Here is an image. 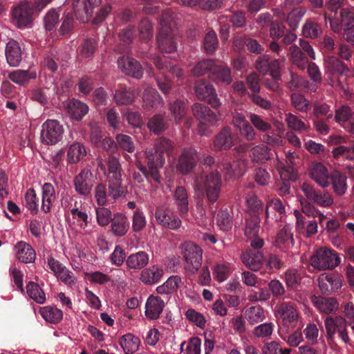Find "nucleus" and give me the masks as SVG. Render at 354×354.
I'll return each instance as SVG.
<instances>
[{
    "mask_svg": "<svg viewBox=\"0 0 354 354\" xmlns=\"http://www.w3.org/2000/svg\"><path fill=\"white\" fill-rule=\"evenodd\" d=\"M245 202L250 216H259L263 211L262 201L254 194L247 195Z\"/></svg>",
    "mask_w": 354,
    "mask_h": 354,
    "instance_id": "45",
    "label": "nucleus"
},
{
    "mask_svg": "<svg viewBox=\"0 0 354 354\" xmlns=\"http://www.w3.org/2000/svg\"><path fill=\"white\" fill-rule=\"evenodd\" d=\"M313 108V118H322L323 116H326L324 119L326 121H330L333 119V114L330 110V106L326 103L315 102Z\"/></svg>",
    "mask_w": 354,
    "mask_h": 354,
    "instance_id": "52",
    "label": "nucleus"
},
{
    "mask_svg": "<svg viewBox=\"0 0 354 354\" xmlns=\"http://www.w3.org/2000/svg\"><path fill=\"white\" fill-rule=\"evenodd\" d=\"M322 32L320 25L311 19L307 20L302 27V34L306 38L316 39Z\"/></svg>",
    "mask_w": 354,
    "mask_h": 354,
    "instance_id": "56",
    "label": "nucleus"
},
{
    "mask_svg": "<svg viewBox=\"0 0 354 354\" xmlns=\"http://www.w3.org/2000/svg\"><path fill=\"white\" fill-rule=\"evenodd\" d=\"M288 53L290 54L292 63L300 69H304L309 63L306 55L296 45L290 46Z\"/></svg>",
    "mask_w": 354,
    "mask_h": 354,
    "instance_id": "48",
    "label": "nucleus"
},
{
    "mask_svg": "<svg viewBox=\"0 0 354 354\" xmlns=\"http://www.w3.org/2000/svg\"><path fill=\"white\" fill-rule=\"evenodd\" d=\"M29 297L38 304H44L46 301L45 294L37 283L30 281L26 286Z\"/></svg>",
    "mask_w": 354,
    "mask_h": 354,
    "instance_id": "57",
    "label": "nucleus"
},
{
    "mask_svg": "<svg viewBox=\"0 0 354 354\" xmlns=\"http://www.w3.org/2000/svg\"><path fill=\"white\" fill-rule=\"evenodd\" d=\"M118 67L127 75L140 80L143 75V68L138 61L129 57H120L118 59Z\"/></svg>",
    "mask_w": 354,
    "mask_h": 354,
    "instance_id": "18",
    "label": "nucleus"
},
{
    "mask_svg": "<svg viewBox=\"0 0 354 354\" xmlns=\"http://www.w3.org/2000/svg\"><path fill=\"white\" fill-rule=\"evenodd\" d=\"M275 313L286 325L295 326L298 321L299 312L296 304L292 301L279 302L275 306Z\"/></svg>",
    "mask_w": 354,
    "mask_h": 354,
    "instance_id": "15",
    "label": "nucleus"
},
{
    "mask_svg": "<svg viewBox=\"0 0 354 354\" xmlns=\"http://www.w3.org/2000/svg\"><path fill=\"white\" fill-rule=\"evenodd\" d=\"M324 325L328 338L333 340L337 333L339 339L344 344L350 342V337L347 330V321L342 316L326 317Z\"/></svg>",
    "mask_w": 354,
    "mask_h": 354,
    "instance_id": "6",
    "label": "nucleus"
},
{
    "mask_svg": "<svg viewBox=\"0 0 354 354\" xmlns=\"http://www.w3.org/2000/svg\"><path fill=\"white\" fill-rule=\"evenodd\" d=\"M202 249L196 244L187 243L185 245L183 258L185 269L192 274H196L202 263Z\"/></svg>",
    "mask_w": 354,
    "mask_h": 354,
    "instance_id": "7",
    "label": "nucleus"
},
{
    "mask_svg": "<svg viewBox=\"0 0 354 354\" xmlns=\"http://www.w3.org/2000/svg\"><path fill=\"white\" fill-rule=\"evenodd\" d=\"M140 344V339L131 333L125 334L119 339V344L125 354H133L136 352Z\"/></svg>",
    "mask_w": 354,
    "mask_h": 354,
    "instance_id": "37",
    "label": "nucleus"
},
{
    "mask_svg": "<svg viewBox=\"0 0 354 354\" xmlns=\"http://www.w3.org/2000/svg\"><path fill=\"white\" fill-rule=\"evenodd\" d=\"M268 290L272 293L273 297L278 299H292L293 300L299 301L301 300V297L296 295L292 297L286 295V291L283 283L278 279H272L268 284Z\"/></svg>",
    "mask_w": 354,
    "mask_h": 354,
    "instance_id": "36",
    "label": "nucleus"
},
{
    "mask_svg": "<svg viewBox=\"0 0 354 354\" xmlns=\"http://www.w3.org/2000/svg\"><path fill=\"white\" fill-rule=\"evenodd\" d=\"M194 180L196 187L203 191V197L211 207L221 194L223 180L220 171L212 168V171L206 174L196 176Z\"/></svg>",
    "mask_w": 354,
    "mask_h": 354,
    "instance_id": "1",
    "label": "nucleus"
},
{
    "mask_svg": "<svg viewBox=\"0 0 354 354\" xmlns=\"http://www.w3.org/2000/svg\"><path fill=\"white\" fill-rule=\"evenodd\" d=\"M260 229L259 216H250L246 218L245 227V235L248 238H252L259 234Z\"/></svg>",
    "mask_w": 354,
    "mask_h": 354,
    "instance_id": "61",
    "label": "nucleus"
},
{
    "mask_svg": "<svg viewBox=\"0 0 354 354\" xmlns=\"http://www.w3.org/2000/svg\"><path fill=\"white\" fill-rule=\"evenodd\" d=\"M245 317L250 324H256L264 319V310L260 306H251L246 309Z\"/></svg>",
    "mask_w": 354,
    "mask_h": 354,
    "instance_id": "53",
    "label": "nucleus"
},
{
    "mask_svg": "<svg viewBox=\"0 0 354 354\" xmlns=\"http://www.w3.org/2000/svg\"><path fill=\"white\" fill-rule=\"evenodd\" d=\"M101 0H73V8L77 20L86 23L91 17L93 9L98 6Z\"/></svg>",
    "mask_w": 354,
    "mask_h": 354,
    "instance_id": "14",
    "label": "nucleus"
},
{
    "mask_svg": "<svg viewBox=\"0 0 354 354\" xmlns=\"http://www.w3.org/2000/svg\"><path fill=\"white\" fill-rule=\"evenodd\" d=\"M41 315L48 322L59 323L63 318L62 311L54 306H46L41 310Z\"/></svg>",
    "mask_w": 354,
    "mask_h": 354,
    "instance_id": "50",
    "label": "nucleus"
},
{
    "mask_svg": "<svg viewBox=\"0 0 354 354\" xmlns=\"http://www.w3.org/2000/svg\"><path fill=\"white\" fill-rule=\"evenodd\" d=\"M75 192L84 196L91 194L95 184L93 173L89 169H83L73 180Z\"/></svg>",
    "mask_w": 354,
    "mask_h": 354,
    "instance_id": "13",
    "label": "nucleus"
},
{
    "mask_svg": "<svg viewBox=\"0 0 354 354\" xmlns=\"http://www.w3.org/2000/svg\"><path fill=\"white\" fill-rule=\"evenodd\" d=\"M149 261V254L145 251H139L127 257L126 265L130 269L140 270L148 264Z\"/></svg>",
    "mask_w": 354,
    "mask_h": 354,
    "instance_id": "35",
    "label": "nucleus"
},
{
    "mask_svg": "<svg viewBox=\"0 0 354 354\" xmlns=\"http://www.w3.org/2000/svg\"><path fill=\"white\" fill-rule=\"evenodd\" d=\"M86 155V150L83 144L74 142L70 145L67 153V162L69 164H76L82 160Z\"/></svg>",
    "mask_w": 354,
    "mask_h": 354,
    "instance_id": "41",
    "label": "nucleus"
},
{
    "mask_svg": "<svg viewBox=\"0 0 354 354\" xmlns=\"http://www.w3.org/2000/svg\"><path fill=\"white\" fill-rule=\"evenodd\" d=\"M171 17L169 12L162 15L160 19L161 28L156 37L158 47L163 53H171L176 50V43L174 39L171 28L168 26Z\"/></svg>",
    "mask_w": 354,
    "mask_h": 354,
    "instance_id": "4",
    "label": "nucleus"
},
{
    "mask_svg": "<svg viewBox=\"0 0 354 354\" xmlns=\"http://www.w3.org/2000/svg\"><path fill=\"white\" fill-rule=\"evenodd\" d=\"M198 162L197 151L192 147L183 149L178 163V168L181 174H189L196 166Z\"/></svg>",
    "mask_w": 354,
    "mask_h": 354,
    "instance_id": "17",
    "label": "nucleus"
},
{
    "mask_svg": "<svg viewBox=\"0 0 354 354\" xmlns=\"http://www.w3.org/2000/svg\"><path fill=\"white\" fill-rule=\"evenodd\" d=\"M216 223L222 231L227 232L232 227V217L227 209H221L216 216Z\"/></svg>",
    "mask_w": 354,
    "mask_h": 354,
    "instance_id": "58",
    "label": "nucleus"
},
{
    "mask_svg": "<svg viewBox=\"0 0 354 354\" xmlns=\"http://www.w3.org/2000/svg\"><path fill=\"white\" fill-rule=\"evenodd\" d=\"M310 264L316 270H332L340 263V259L333 250L320 248L310 257Z\"/></svg>",
    "mask_w": 354,
    "mask_h": 354,
    "instance_id": "3",
    "label": "nucleus"
},
{
    "mask_svg": "<svg viewBox=\"0 0 354 354\" xmlns=\"http://www.w3.org/2000/svg\"><path fill=\"white\" fill-rule=\"evenodd\" d=\"M142 98L143 106L147 110L157 109L162 104V99L158 91L150 86L145 89Z\"/></svg>",
    "mask_w": 354,
    "mask_h": 354,
    "instance_id": "33",
    "label": "nucleus"
},
{
    "mask_svg": "<svg viewBox=\"0 0 354 354\" xmlns=\"http://www.w3.org/2000/svg\"><path fill=\"white\" fill-rule=\"evenodd\" d=\"M333 157L335 160L343 158L346 160L354 161V142L349 146L340 145L332 150Z\"/></svg>",
    "mask_w": 354,
    "mask_h": 354,
    "instance_id": "49",
    "label": "nucleus"
},
{
    "mask_svg": "<svg viewBox=\"0 0 354 354\" xmlns=\"http://www.w3.org/2000/svg\"><path fill=\"white\" fill-rule=\"evenodd\" d=\"M17 259L24 263H33L36 259V253L32 246L24 242L19 241L15 246Z\"/></svg>",
    "mask_w": 354,
    "mask_h": 354,
    "instance_id": "25",
    "label": "nucleus"
},
{
    "mask_svg": "<svg viewBox=\"0 0 354 354\" xmlns=\"http://www.w3.org/2000/svg\"><path fill=\"white\" fill-rule=\"evenodd\" d=\"M88 111V106L77 100H71L68 104V113L76 120H80Z\"/></svg>",
    "mask_w": 354,
    "mask_h": 354,
    "instance_id": "43",
    "label": "nucleus"
},
{
    "mask_svg": "<svg viewBox=\"0 0 354 354\" xmlns=\"http://www.w3.org/2000/svg\"><path fill=\"white\" fill-rule=\"evenodd\" d=\"M148 129L155 134H159L167 129V124L162 115L156 114L147 122Z\"/></svg>",
    "mask_w": 354,
    "mask_h": 354,
    "instance_id": "55",
    "label": "nucleus"
},
{
    "mask_svg": "<svg viewBox=\"0 0 354 354\" xmlns=\"http://www.w3.org/2000/svg\"><path fill=\"white\" fill-rule=\"evenodd\" d=\"M301 189L308 201L320 207H328L333 203V198L329 193L317 189L307 183H303Z\"/></svg>",
    "mask_w": 354,
    "mask_h": 354,
    "instance_id": "10",
    "label": "nucleus"
},
{
    "mask_svg": "<svg viewBox=\"0 0 354 354\" xmlns=\"http://www.w3.org/2000/svg\"><path fill=\"white\" fill-rule=\"evenodd\" d=\"M169 109L176 122H181L187 113L185 103L180 100L169 102Z\"/></svg>",
    "mask_w": 354,
    "mask_h": 354,
    "instance_id": "54",
    "label": "nucleus"
},
{
    "mask_svg": "<svg viewBox=\"0 0 354 354\" xmlns=\"http://www.w3.org/2000/svg\"><path fill=\"white\" fill-rule=\"evenodd\" d=\"M234 136L231 128L225 127L223 128L215 136L214 147L216 151H225L230 149L234 145Z\"/></svg>",
    "mask_w": 354,
    "mask_h": 354,
    "instance_id": "21",
    "label": "nucleus"
},
{
    "mask_svg": "<svg viewBox=\"0 0 354 354\" xmlns=\"http://www.w3.org/2000/svg\"><path fill=\"white\" fill-rule=\"evenodd\" d=\"M311 178L321 187L329 185V174L327 168L321 162L313 165L310 169Z\"/></svg>",
    "mask_w": 354,
    "mask_h": 354,
    "instance_id": "30",
    "label": "nucleus"
},
{
    "mask_svg": "<svg viewBox=\"0 0 354 354\" xmlns=\"http://www.w3.org/2000/svg\"><path fill=\"white\" fill-rule=\"evenodd\" d=\"M239 161H234L233 162H223L221 164L217 163L214 169H220L223 171L224 179L228 180L233 177L239 176L241 175V171L238 170L237 167L239 166Z\"/></svg>",
    "mask_w": 354,
    "mask_h": 354,
    "instance_id": "44",
    "label": "nucleus"
},
{
    "mask_svg": "<svg viewBox=\"0 0 354 354\" xmlns=\"http://www.w3.org/2000/svg\"><path fill=\"white\" fill-rule=\"evenodd\" d=\"M36 77V72L30 70H16L8 75V77L11 81L19 85H24L30 80L35 79Z\"/></svg>",
    "mask_w": 354,
    "mask_h": 354,
    "instance_id": "46",
    "label": "nucleus"
},
{
    "mask_svg": "<svg viewBox=\"0 0 354 354\" xmlns=\"http://www.w3.org/2000/svg\"><path fill=\"white\" fill-rule=\"evenodd\" d=\"M312 302L314 306L322 313L329 314L335 311L338 308L336 299L333 297H324L322 296L312 297Z\"/></svg>",
    "mask_w": 354,
    "mask_h": 354,
    "instance_id": "28",
    "label": "nucleus"
},
{
    "mask_svg": "<svg viewBox=\"0 0 354 354\" xmlns=\"http://www.w3.org/2000/svg\"><path fill=\"white\" fill-rule=\"evenodd\" d=\"M163 275V270L159 266H152L142 270L140 280L145 284L151 285L158 283Z\"/></svg>",
    "mask_w": 354,
    "mask_h": 354,
    "instance_id": "31",
    "label": "nucleus"
},
{
    "mask_svg": "<svg viewBox=\"0 0 354 354\" xmlns=\"http://www.w3.org/2000/svg\"><path fill=\"white\" fill-rule=\"evenodd\" d=\"M97 169H100L109 180H122L121 165L119 160L113 156H109L106 162L102 158L97 160Z\"/></svg>",
    "mask_w": 354,
    "mask_h": 354,
    "instance_id": "16",
    "label": "nucleus"
},
{
    "mask_svg": "<svg viewBox=\"0 0 354 354\" xmlns=\"http://www.w3.org/2000/svg\"><path fill=\"white\" fill-rule=\"evenodd\" d=\"M209 77L217 84L229 85L232 82L231 70L224 65H216L214 63Z\"/></svg>",
    "mask_w": 354,
    "mask_h": 354,
    "instance_id": "22",
    "label": "nucleus"
},
{
    "mask_svg": "<svg viewBox=\"0 0 354 354\" xmlns=\"http://www.w3.org/2000/svg\"><path fill=\"white\" fill-rule=\"evenodd\" d=\"M174 199L178 209L181 215H185L189 210L188 195L186 189L183 186H178L174 194Z\"/></svg>",
    "mask_w": 354,
    "mask_h": 354,
    "instance_id": "40",
    "label": "nucleus"
},
{
    "mask_svg": "<svg viewBox=\"0 0 354 354\" xmlns=\"http://www.w3.org/2000/svg\"><path fill=\"white\" fill-rule=\"evenodd\" d=\"M113 98L118 105H129L134 102L135 94L131 88L120 84L115 88Z\"/></svg>",
    "mask_w": 354,
    "mask_h": 354,
    "instance_id": "29",
    "label": "nucleus"
},
{
    "mask_svg": "<svg viewBox=\"0 0 354 354\" xmlns=\"http://www.w3.org/2000/svg\"><path fill=\"white\" fill-rule=\"evenodd\" d=\"M33 10L30 3L20 2L12 11L15 24L19 28L27 27L32 22Z\"/></svg>",
    "mask_w": 354,
    "mask_h": 354,
    "instance_id": "12",
    "label": "nucleus"
},
{
    "mask_svg": "<svg viewBox=\"0 0 354 354\" xmlns=\"http://www.w3.org/2000/svg\"><path fill=\"white\" fill-rule=\"evenodd\" d=\"M192 111L194 117L199 121V133L203 136H207L209 133L207 127L215 125L218 120L216 114L208 106L200 103L194 104L192 106Z\"/></svg>",
    "mask_w": 354,
    "mask_h": 354,
    "instance_id": "5",
    "label": "nucleus"
},
{
    "mask_svg": "<svg viewBox=\"0 0 354 354\" xmlns=\"http://www.w3.org/2000/svg\"><path fill=\"white\" fill-rule=\"evenodd\" d=\"M183 284L182 278L178 275L171 276L161 286L156 288V292L158 294H171L177 291Z\"/></svg>",
    "mask_w": 354,
    "mask_h": 354,
    "instance_id": "39",
    "label": "nucleus"
},
{
    "mask_svg": "<svg viewBox=\"0 0 354 354\" xmlns=\"http://www.w3.org/2000/svg\"><path fill=\"white\" fill-rule=\"evenodd\" d=\"M25 201L26 207L30 210L31 213L37 214L39 212V200L33 189L30 188L27 190L25 195Z\"/></svg>",
    "mask_w": 354,
    "mask_h": 354,
    "instance_id": "64",
    "label": "nucleus"
},
{
    "mask_svg": "<svg viewBox=\"0 0 354 354\" xmlns=\"http://www.w3.org/2000/svg\"><path fill=\"white\" fill-rule=\"evenodd\" d=\"M111 231L115 236H124L129 229V222L127 217L122 213L113 214L111 221Z\"/></svg>",
    "mask_w": 354,
    "mask_h": 354,
    "instance_id": "24",
    "label": "nucleus"
},
{
    "mask_svg": "<svg viewBox=\"0 0 354 354\" xmlns=\"http://www.w3.org/2000/svg\"><path fill=\"white\" fill-rule=\"evenodd\" d=\"M330 179L335 193L339 196L344 195L347 190L346 176L339 171H335L331 174Z\"/></svg>",
    "mask_w": 354,
    "mask_h": 354,
    "instance_id": "42",
    "label": "nucleus"
},
{
    "mask_svg": "<svg viewBox=\"0 0 354 354\" xmlns=\"http://www.w3.org/2000/svg\"><path fill=\"white\" fill-rule=\"evenodd\" d=\"M55 200V190L50 183H45L42 186L41 210L44 213L50 212L51 207Z\"/></svg>",
    "mask_w": 354,
    "mask_h": 354,
    "instance_id": "34",
    "label": "nucleus"
},
{
    "mask_svg": "<svg viewBox=\"0 0 354 354\" xmlns=\"http://www.w3.org/2000/svg\"><path fill=\"white\" fill-rule=\"evenodd\" d=\"M270 49L273 53H275L279 58L270 60L268 66V74L271 75L275 81H280L281 80V64L285 61L286 57L288 55V53L286 48L281 46L277 41L270 42Z\"/></svg>",
    "mask_w": 354,
    "mask_h": 354,
    "instance_id": "11",
    "label": "nucleus"
},
{
    "mask_svg": "<svg viewBox=\"0 0 354 354\" xmlns=\"http://www.w3.org/2000/svg\"><path fill=\"white\" fill-rule=\"evenodd\" d=\"M64 129L57 120H47L41 126V139L46 145H55L62 138Z\"/></svg>",
    "mask_w": 354,
    "mask_h": 354,
    "instance_id": "9",
    "label": "nucleus"
},
{
    "mask_svg": "<svg viewBox=\"0 0 354 354\" xmlns=\"http://www.w3.org/2000/svg\"><path fill=\"white\" fill-rule=\"evenodd\" d=\"M214 61L213 59H203L198 62L191 70L192 75L196 77L203 76L209 73L211 74Z\"/></svg>",
    "mask_w": 354,
    "mask_h": 354,
    "instance_id": "59",
    "label": "nucleus"
},
{
    "mask_svg": "<svg viewBox=\"0 0 354 354\" xmlns=\"http://www.w3.org/2000/svg\"><path fill=\"white\" fill-rule=\"evenodd\" d=\"M164 305V301L159 297L150 296L146 303V316L152 319H158L163 310Z\"/></svg>",
    "mask_w": 354,
    "mask_h": 354,
    "instance_id": "32",
    "label": "nucleus"
},
{
    "mask_svg": "<svg viewBox=\"0 0 354 354\" xmlns=\"http://www.w3.org/2000/svg\"><path fill=\"white\" fill-rule=\"evenodd\" d=\"M243 263L252 271L259 270L264 265L265 257L262 251L248 250L241 255Z\"/></svg>",
    "mask_w": 354,
    "mask_h": 354,
    "instance_id": "20",
    "label": "nucleus"
},
{
    "mask_svg": "<svg viewBox=\"0 0 354 354\" xmlns=\"http://www.w3.org/2000/svg\"><path fill=\"white\" fill-rule=\"evenodd\" d=\"M147 160V167L142 165L140 162L136 163V167L142 172L145 178L149 181L160 183V176L158 171L165 163L164 155L158 151L156 149H148L145 151Z\"/></svg>",
    "mask_w": 354,
    "mask_h": 354,
    "instance_id": "2",
    "label": "nucleus"
},
{
    "mask_svg": "<svg viewBox=\"0 0 354 354\" xmlns=\"http://www.w3.org/2000/svg\"><path fill=\"white\" fill-rule=\"evenodd\" d=\"M194 89L198 100L207 102L213 107H218L221 105L216 90L209 81L197 80L194 83Z\"/></svg>",
    "mask_w": 354,
    "mask_h": 354,
    "instance_id": "8",
    "label": "nucleus"
},
{
    "mask_svg": "<svg viewBox=\"0 0 354 354\" xmlns=\"http://www.w3.org/2000/svg\"><path fill=\"white\" fill-rule=\"evenodd\" d=\"M95 212L97 222L100 226L108 225L113 219V215L109 208L104 207H96Z\"/></svg>",
    "mask_w": 354,
    "mask_h": 354,
    "instance_id": "62",
    "label": "nucleus"
},
{
    "mask_svg": "<svg viewBox=\"0 0 354 354\" xmlns=\"http://www.w3.org/2000/svg\"><path fill=\"white\" fill-rule=\"evenodd\" d=\"M291 230L290 225H285L279 230L276 237V243L278 247L289 248L290 245H293L294 239Z\"/></svg>",
    "mask_w": 354,
    "mask_h": 354,
    "instance_id": "47",
    "label": "nucleus"
},
{
    "mask_svg": "<svg viewBox=\"0 0 354 354\" xmlns=\"http://www.w3.org/2000/svg\"><path fill=\"white\" fill-rule=\"evenodd\" d=\"M6 57L8 64L17 66L22 59V53L17 41L10 39L6 44Z\"/></svg>",
    "mask_w": 354,
    "mask_h": 354,
    "instance_id": "27",
    "label": "nucleus"
},
{
    "mask_svg": "<svg viewBox=\"0 0 354 354\" xmlns=\"http://www.w3.org/2000/svg\"><path fill=\"white\" fill-rule=\"evenodd\" d=\"M325 66L326 71L330 73L334 77L345 75L348 71V66L338 57L334 55H329L325 59Z\"/></svg>",
    "mask_w": 354,
    "mask_h": 354,
    "instance_id": "26",
    "label": "nucleus"
},
{
    "mask_svg": "<svg viewBox=\"0 0 354 354\" xmlns=\"http://www.w3.org/2000/svg\"><path fill=\"white\" fill-rule=\"evenodd\" d=\"M270 149L264 145H257L251 149L250 156L253 162L264 163L270 158Z\"/></svg>",
    "mask_w": 354,
    "mask_h": 354,
    "instance_id": "51",
    "label": "nucleus"
},
{
    "mask_svg": "<svg viewBox=\"0 0 354 354\" xmlns=\"http://www.w3.org/2000/svg\"><path fill=\"white\" fill-rule=\"evenodd\" d=\"M155 217L160 225L171 230H176L181 225V221L178 216L174 215L162 207L156 208Z\"/></svg>",
    "mask_w": 354,
    "mask_h": 354,
    "instance_id": "19",
    "label": "nucleus"
},
{
    "mask_svg": "<svg viewBox=\"0 0 354 354\" xmlns=\"http://www.w3.org/2000/svg\"><path fill=\"white\" fill-rule=\"evenodd\" d=\"M341 287L339 279L334 274L322 275L319 278V288L324 295H331Z\"/></svg>",
    "mask_w": 354,
    "mask_h": 354,
    "instance_id": "23",
    "label": "nucleus"
},
{
    "mask_svg": "<svg viewBox=\"0 0 354 354\" xmlns=\"http://www.w3.org/2000/svg\"><path fill=\"white\" fill-rule=\"evenodd\" d=\"M218 38L214 30H209L203 39V48L207 54L212 55L217 49Z\"/></svg>",
    "mask_w": 354,
    "mask_h": 354,
    "instance_id": "60",
    "label": "nucleus"
},
{
    "mask_svg": "<svg viewBox=\"0 0 354 354\" xmlns=\"http://www.w3.org/2000/svg\"><path fill=\"white\" fill-rule=\"evenodd\" d=\"M290 98L292 104L297 111L307 113L310 109V103L304 95L298 93H292Z\"/></svg>",
    "mask_w": 354,
    "mask_h": 354,
    "instance_id": "63",
    "label": "nucleus"
},
{
    "mask_svg": "<svg viewBox=\"0 0 354 354\" xmlns=\"http://www.w3.org/2000/svg\"><path fill=\"white\" fill-rule=\"evenodd\" d=\"M77 202L75 201L74 204V207H72V205L69 204V202L67 199L64 200L62 203L63 207L65 209H68L71 212L73 218L76 219L79 223V226L81 228H85L88 226L89 223L88 221V216L85 211H82V209H79L77 207Z\"/></svg>",
    "mask_w": 354,
    "mask_h": 354,
    "instance_id": "38",
    "label": "nucleus"
}]
</instances>
